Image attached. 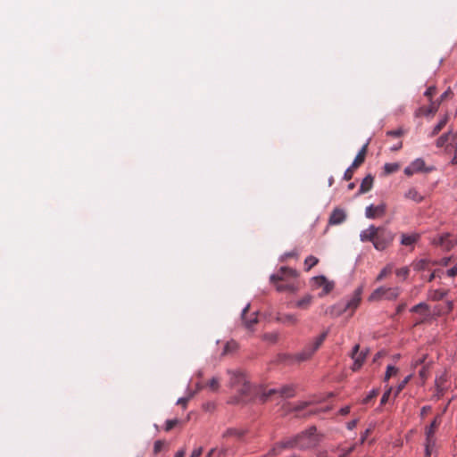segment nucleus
<instances>
[{
	"instance_id": "obj_41",
	"label": "nucleus",
	"mask_w": 457,
	"mask_h": 457,
	"mask_svg": "<svg viewBox=\"0 0 457 457\" xmlns=\"http://www.w3.org/2000/svg\"><path fill=\"white\" fill-rule=\"evenodd\" d=\"M410 270L407 267H403L396 270V275L406 278L409 276Z\"/></svg>"
},
{
	"instance_id": "obj_4",
	"label": "nucleus",
	"mask_w": 457,
	"mask_h": 457,
	"mask_svg": "<svg viewBox=\"0 0 457 457\" xmlns=\"http://www.w3.org/2000/svg\"><path fill=\"white\" fill-rule=\"evenodd\" d=\"M361 292L362 288L358 287L350 300H348L345 303H338L337 305L331 306L327 310V313L330 314L333 317H337L346 312L347 310H351L352 313L355 309L359 306L361 300Z\"/></svg>"
},
{
	"instance_id": "obj_26",
	"label": "nucleus",
	"mask_w": 457,
	"mask_h": 457,
	"mask_svg": "<svg viewBox=\"0 0 457 457\" xmlns=\"http://www.w3.org/2000/svg\"><path fill=\"white\" fill-rule=\"evenodd\" d=\"M312 295H306L302 299L296 302L295 306L300 309H308L312 302Z\"/></svg>"
},
{
	"instance_id": "obj_60",
	"label": "nucleus",
	"mask_w": 457,
	"mask_h": 457,
	"mask_svg": "<svg viewBox=\"0 0 457 457\" xmlns=\"http://www.w3.org/2000/svg\"><path fill=\"white\" fill-rule=\"evenodd\" d=\"M451 240H452L453 248L454 246L457 245V234L456 235L452 234Z\"/></svg>"
},
{
	"instance_id": "obj_57",
	"label": "nucleus",
	"mask_w": 457,
	"mask_h": 457,
	"mask_svg": "<svg viewBox=\"0 0 457 457\" xmlns=\"http://www.w3.org/2000/svg\"><path fill=\"white\" fill-rule=\"evenodd\" d=\"M296 256H297V253L295 251L285 253V258H292V257H296Z\"/></svg>"
},
{
	"instance_id": "obj_55",
	"label": "nucleus",
	"mask_w": 457,
	"mask_h": 457,
	"mask_svg": "<svg viewBox=\"0 0 457 457\" xmlns=\"http://www.w3.org/2000/svg\"><path fill=\"white\" fill-rule=\"evenodd\" d=\"M356 425H357V420H352V421L347 423V428L348 429H353V428H354L356 427Z\"/></svg>"
},
{
	"instance_id": "obj_29",
	"label": "nucleus",
	"mask_w": 457,
	"mask_h": 457,
	"mask_svg": "<svg viewBox=\"0 0 457 457\" xmlns=\"http://www.w3.org/2000/svg\"><path fill=\"white\" fill-rule=\"evenodd\" d=\"M319 263V259L313 255H309L304 260V270L309 271L312 267Z\"/></svg>"
},
{
	"instance_id": "obj_61",
	"label": "nucleus",
	"mask_w": 457,
	"mask_h": 457,
	"mask_svg": "<svg viewBox=\"0 0 457 457\" xmlns=\"http://www.w3.org/2000/svg\"><path fill=\"white\" fill-rule=\"evenodd\" d=\"M451 163L453 165L457 164V149L454 150V155H453V159L451 161Z\"/></svg>"
},
{
	"instance_id": "obj_25",
	"label": "nucleus",
	"mask_w": 457,
	"mask_h": 457,
	"mask_svg": "<svg viewBox=\"0 0 457 457\" xmlns=\"http://www.w3.org/2000/svg\"><path fill=\"white\" fill-rule=\"evenodd\" d=\"M441 423V416L437 415L434 420L431 422V424L426 428L425 434L428 435H435L437 428L439 427Z\"/></svg>"
},
{
	"instance_id": "obj_40",
	"label": "nucleus",
	"mask_w": 457,
	"mask_h": 457,
	"mask_svg": "<svg viewBox=\"0 0 457 457\" xmlns=\"http://www.w3.org/2000/svg\"><path fill=\"white\" fill-rule=\"evenodd\" d=\"M164 445H165L164 441L157 440L154 445V454H157L158 453H160L162 451V449L163 448Z\"/></svg>"
},
{
	"instance_id": "obj_23",
	"label": "nucleus",
	"mask_w": 457,
	"mask_h": 457,
	"mask_svg": "<svg viewBox=\"0 0 457 457\" xmlns=\"http://www.w3.org/2000/svg\"><path fill=\"white\" fill-rule=\"evenodd\" d=\"M420 238V235L412 234V235H402L401 244L403 245H414Z\"/></svg>"
},
{
	"instance_id": "obj_45",
	"label": "nucleus",
	"mask_w": 457,
	"mask_h": 457,
	"mask_svg": "<svg viewBox=\"0 0 457 457\" xmlns=\"http://www.w3.org/2000/svg\"><path fill=\"white\" fill-rule=\"evenodd\" d=\"M419 373H420V377L422 379H426L428 378V367L426 365L423 366Z\"/></svg>"
},
{
	"instance_id": "obj_19",
	"label": "nucleus",
	"mask_w": 457,
	"mask_h": 457,
	"mask_svg": "<svg viewBox=\"0 0 457 457\" xmlns=\"http://www.w3.org/2000/svg\"><path fill=\"white\" fill-rule=\"evenodd\" d=\"M411 312H416L421 314L424 319H427L430 316V309L429 306L425 303H420L419 304L414 305L411 309Z\"/></svg>"
},
{
	"instance_id": "obj_18",
	"label": "nucleus",
	"mask_w": 457,
	"mask_h": 457,
	"mask_svg": "<svg viewBox=\"0 0 457 457\" xmlns=\"http://www.w3.org/2000/svg\"><path fill=\"white\" fill-rule=\"evenodd\" d=\"M452 138V130L441 135L436 141V145L438 148L445 147L446 151H449V142Z\"/></svg>"
},
{
	"instance_id": "obj_59",
	"label": "nucleus",
	"mask_w": 457,
	"mask_h": 457,
	"mask_svg": "<svg viewBox=\"0 0 457 457\" xmlns=\"http://www.w3.org/2000/svg\"><path fill=\"white\" fill-rule=\"evenodd\" d=\"M451 261V258L450 257H447V258H443L440 262V263L444 266H447L449 264Z\"/></svg>"
},
{
	"instance_id": "obj_1",
	"label": "nucleus",
	"mask_w": 457,
	"mask_h": 457,
	"mask_svg": "<svg viewBox=\"0 0 457 457\" xmlns=\"http://www.w3.org/2000/svg\"><path fill=\"white\" fill-rule=\"evenodd\" d=\"M361 242H371L378 251L389 247L395 239V234L386 227L370 226L360 234Z\"/></svg>"
},
{
	"instance_id": "obj_28",
	"label": "nucleus",
	"mask_w": 457,
	"mask_h": 457,
	"mask_svg": "<svg viewBox=\"0 0 457 457\" xmlns=\"http://www.w3.org/2000/svg\"><path fill=\"white\" fill-rule=\"evenodd\" d=\"M278 320L282 323L295 325L297 323V318L294 314H283L278 317Z\"/></svg>"
},
{
	"instance_id": "obj_9",
	"label": "nucleus",
	"mask_w": 457,
	"mask_h": 457,
	"mask_svg": "<svg viewBox=\"0 0 457 457\" xmlns=\"http://www.w3.org/2000/svg\"><path fill=\"white\" fill-rule=\"evenodd\" d=\"M275 395L281 398H291L295 395V388L291 385H287L278 388L269 389L262 395V400L265 402Z\"/></svg>"
},
{
	"instance_id": "obj_14",
	"label": "nucleus",
	"mask_w": 457,
	"mask_h": 457,
	"mask_svg": "<svg viewBox=\"0 0 457 457\" xmlns=\"http://www.w3.org/2000/svg\"><path fill=\"white\" fill-rule=\"evenodd\" d=\"M359 349L360 345H355L351 354V357L353 360V364L352 367L353 371L358 370L362 366L367 357V352L361 351V353H359Z\"/></svg>"
},
{
	"instance_id": "obj_63",
	"label": "nucleus",
	"mask_w": 457,
	"mask_h": 457,
	"mask_svg": "<svg viewBox=\"0 0 457 457\" xmlns=\"http://www.w3.org/2000/svg\"><path fill=\"white\" fill-rule=\"evenodd\" d=\"M436 276H438V275H437V271H434V272H432V273L429 275V277H428V281H429V282H430V281H432V280H433Z\"/></svg>"
},
{
	"instance_id": "obj_13",
	"label": "nucleus",
	"mask_w": 457,
	"mask_h": 457,
	"mask_svg": "<svg viewBox=\"0 0 457 457\" xmlns=\"http://www.w3.org/2000/svg\"><path fill=\"white\" fill-rule=\"evenodd\" d=\"M431 170L432 168H426L425 162L423 159L418 158L404 169V174L407 176H412L414 173L417 172H429Z\"/></svg>"
},
{
	"instance_id": "obj_31",
	"label": "nucleus",
	"mask_w": 457,
	"mask_h": 457,
	"mask_svg": "<svg viewBox=\"0 0 457 457\" xmlns=\"http://www.w3.org/2000/svg\"><path fill=\"white\" fill-rule=\"evenodd\" d=\"M237 343L236 341H229L225 345L222 354H228L237 349Z\"/></svg>"
},
{
	"instance_id": "obj_52",
	"label": "nucleus",
	"mask_w": 457,
	"mask_h": 457,
	"mask_svg": "<svg viewBox=\"0 0 457 457\" xmlns=\"http://www.w3.org/2000/svg\"><path fill=\"white\" fill-rule=\"evenodd\" d=\"M447 275L449 277H454L457 275V267L453 266L450 270H447Z\"/></svg>"
},
{
	"instance_id": "obj_48",
	"label": "nucleus",
	"mask_w": 457,
	"mask_h": 457,
	"mask_svg": "<svg viewBox=\"0 0 457 457\" xmlns=\"http://www.w3.org/2000/svg\"><path fill=\"white\" fill-rule=\"evenodd\" d=\"M431 411V407L428 405H425L421 408L420 416L424 418L429 411Z\"/></svg>"
},
{
	"instance_id": "obj_17",
	"label": "nucleus",
	"mask_w": 457,
	"mask_h": 457,
	"mask_svg": "<svg viewBox=\"0 0 457 457\" xmlns=\"http://www.w3.org/2000/svg\"><path fill=\"white\" fill-rule=\"evenodd\" d=\"M373 180H374V179L371 175H367L362 179L357 195H359L369 192L372 188Z\"/></svg>"
},
{
	"instance_id": "obj_32",
	"label": "nucleus",
	"mask_w": 457,
	"mask_h": 457,
	"mask_svg": "<svg viewBox=\"0 0 457 457\" xmlns=\"http://www.w3.org/2000/svg\"><path fill=\"white\" fill-rule=\"evenodd\" d=\"M400 166L398 163H386L384 166L385 172L386 174H391L399 170Z\"/></svg>"
},
{
	"instance_id": "obj_47",
	"label": "nucleus",
	"mask_w": 457,
	"mask_h": 457,
	"mask_svg": "<svg viewBox=\"0 0 457 457\" xmlns=\"http://www.w3.org/2000/svg\"><path fill=\"white\" fill-rule=\"evenodd\" d=\"M308 404H309V403H307V402H303V403H299V404L295 405V406L293 408V410H294L295 411H300L303 410V409H304Z\"/></svg>"
},
{
	"instance_id": "obj_36",
	"label": "nucleus",
	"mask_w": 457,
	"mask_h": 457,
	"mask_svg": "<svg viewBox=\"0 0 457 457\" xmlns=\"http://www.w3.org/2000/svg\"><path fill=\"white\" fill-rule=\"evenodd\" d=\"M194 396V393H190L187 397H181L177 401L178 405H181L184 409L187 407L188 401Z\"/></svg>"
},
{
	"instance_id": "obj_15",
	"label": "nucleus",
	"mask_w": 457,
	"mask_h": 457,
	"mask_svg": "<svg viewBox=\"0 0 457 457\" xmlns=\"http://www.w3.org/2000/svg\"><path fill=\"white\" fill-rule=\"evenodd\" d=\"M386 206L385 204L378 205L370 204L366 207L365 215L369 219L382 217L386 213Z\"/></svg>"
},
{
	"instance_id": "obj_8",
	"label": "nucleus",
	"mask_w": 457,
	"mask_h": 457,
	"mask_svg": "<svg viewBox=\"0 0 457 457\" xmlns=\"http://www.w3.org/2000/svg\"><path fill=\"white\" fill-rule=\"evenodd\" d=\"M400 295L399 287H380L375 289L369 297V301L376 302L382 299L395 300Z\"/></svg>"
},
{
	"instance_id": "obj_44",
	"label": "nucleus",
	"mask_w": 457,
	"mask_h": 457,
	"mask_svg": "<svg viewBox=\"0 0 457 457\" xmlns=\"http://www.w3.org/2000/svg\"><path fill=\"white\" fill-rule=\"evenodd\" d=\"M452 149H457V137L453 135H452V138L449 142V151H451Z\"/></svg>"
},
{
	"instance_id": "obj_3",
	"label": "nucleus",
	"mask_w": 457,
	"mask_h": 457,
	"mask_svg": "<svg viewBox=\"0 0 457 457\" xmlns=\"http://www.w3.org/2000/svg\"><path fill=\"white\" fill-rule=\"evenodd\" d=\"M315 427H311L306 431L302 432L294 438L288 439L280 443L278 447L280 449L285 448H298L300 450H306L316 446L320 441L317 435Z\"/></svg>"
},
{
	"instance_id": "obj_56",
	"label": "nucleus",
	"mask_w": 457,
	"mask_h": 457,
	"mask_svg": "<svg viewBox=\"0 0 457 457\" xmlns=\"http://www.w3.org/2000/svg\"><path fill=\"white\" fill-rule=\"evenodd\" d=\"M406 307V303H401L396 308V313L400 314Z\"/></svg>"
},
{
	"instance_id": "obj_50",
	"label": "nucleus",
	"mask_w": 457,
	"mask_h": 457,
	"mask_svg": "<svg viewBox=\"0 0 457 457\" xmlns=\"http://www.w3.org/2000/svg\"><path fill=\"white\" fill-rule=\"evenodd\" d=\"M390 392H391V390H388L387 392L384 393V395H382L381 400H380L381 404H385L387 402L389 395H390Z\"/></svg>"
},
{
	"instance_id": "obj_38",
	"label": "nucleus",
	"mask_w": 457,
	"mask_h": 457,
	"mask_svg": "<svg viewBox=\"0 0 457 457\" xmlns=\"http://www.w3.org/2000/svg\"><path fill=\"white\" fill-rule=\"evenodd\" d=\"M397 373V369L392 365H388L385 376V379H389L392 376L395 375Z\"/></svg>"
},
{
	"instance_id": "obj_10",
	"label": "nucleus",
	"mask_w": 457,
	"mask_h": 457,
	"mask_svg": "<svg viewBox=\"0 0 457 457\" xmlns=\"http://www.w3.org/2000/svg\"><path fill=\"white\" fill-rule=\"evenodd\" d=\"M368 144H365L357 154L355 159L353 160L352 165L345 171L344 179L350 180L352 179L354 170L360 167L365 161V157L367 154Z\"/></svg>"
},
{
	"instance_id": "obj_30",
	"label": "nucleus",
	"mask_w": 457,
	"mask_h": 457,
	"mask_svg": "<svg viewBox=\"0 0 457 457\" xmlns=\"http://www.w3.org/2000/svg\"><path fill=\"white\" fill-rule=\"evenodd\" d=\"M429 261L422 259L412 263L413 269L417 271L425 270L428 268Z\"/></svg>"
},
{
	"instance_id": "obj_21",
	"label": "nucleus",
	"mask_w": 457,
	"mask_h": 457,
	"mask_svg": "<svg viewBox=\"0 0 457 457\" xmlns=\"http://www.w3.org/2000/svg\"><path fill=\"white\" fill-rule=\"evenodd\" d=\"M405 198L412 200L416 203H420L423 200V196L414 187L410 188L404 195Z\"/></svg>"
},
{
	"instance_id": "obj_2",
	"label": "nucleus",
	"mask_w": 457,
	"mask_h": 457,
	"mask_svg": "<svg viewBox=\"0 0 457 457\" xmlns=\"http://www.w3.org/2000/svg\"><path fill=\"white\" fill-rule=\"evenodd\" d=\"M298 275L296 270L281 267L277 273L270 276V279L275 285L277 291L294 293L299 289Z\"/></svg>"
},
{
	"instance_id": "obj_49",
	"label": "nucleus",
	"mask_w": 457,
	"mask_h": 457,
	"mask_svg": "<svg viewBox=\"0 0 457 457\" xmlns=\"http://www.w3.org/2000/svg\"><path fill=\"white\" fill-rule=\"evenodd\" d=\"M202 453H203V448L202 447H198V448H196V449H195L193 451V453H191L190 457H200Z\"/></svg>"
},
{
	"instance_id": "obj_27",
	"label": "nucleus",
	"mask_w": 457,
	"mask_h": 457,
	"mask_svg": "<svg viewBox=\"0 0 457 457\" xmlns=\"http://www.w3.org/2000/svg\"><path fill=\"white\" fill-rule=\"evenodd\" d=\"M447 294V291L441 289L430 290L428 292V298L432 301H439L443 299Z\"/></svg>"
},
{
	"instance_id": "obj_33",
	"label": "nucleus",
	"mask_w": 457,
	"mask_h": 457,
	"mask_svg": "<svg viewBox=\"0 0 457 457\" xmlns=\"http://www.w3.org/2000/svg\"><path fill=\"white\" fill-rule=\"evenodd\" d=\"M425 436H426L425 448H429V447L435 448V446H436L435 435L425 434Z\"/></svg>"
},
{
	"instance_id": "obj_37",
	"label": "nucleus",
	"mask_w": 457,
	"mask_h": 457,
	"mask_svg": "<svg viewBox=\"0 0 457 457\" xmlns=\"http://www.w3.org/2000/svg\"><path fill=\"white\" fill-rule=\"evenodd\" d=\"M207 386L210 388V390L216 392L219 389L220 383L216 378H212Z\"/></svg>"
},
{
	"instance_id": "obj_7",
	"label": "nucleus",
	"mask_w": 457,
	"mask_h": 457,
	"mask_svg": "<svg viewBox=\"0 0 457 457\" xmlns=\"http://www.w3.org/2000/svg\"><path fill=\"white\" fill-rule=\"evenodd\" d=\"M328 336V331L323 332L318 337L314 339V341L308 345H306L301 353H298L295 355V359L297 361H304L309 360L314 353L320 348L324 340Z\"/></svg>"
},
{
	"instance_id": "obj_22",
	"label": "nucleus",
	"mask_w": 457,
	"mask_h": 457,
	"mask_svg": "<svg viewBox=\"0 0 457 457\" xmlns=\"http://www.w3.org/2000/svg\"><path fill=\"white\" fill-rule=\"evenodd\" d=\"M448 121V116H445L443 119L439 120V122L432 129L431 132L428 134L429 137H434L436 136L446 125Z\"/></svg>"
},
{
	"instance_id": "obj_5",
	"label": "nucleus",
	"mask_w": 457,
	"mask_h": 457,
	"mask_svg": "<svg viewBox=\"0 0 457 457\" xmlns=\"http://www.w3.org/2000/svg\"><path fill=\"white\" fill-rule=\"evenodd\" d=\"M328 336V331L323 332L318 337L314 339V341L308 345H306L301 353H298L295 355V359L297 361H304L309 360L314 353L320 348L324 340Z\"/></svg>"
},
{
	"instance_id": "obj_20",
	"label": "nucleus",
	"mask_w": 457,
	"mask_h": 457,
	"mask_svg": "<svg viewBox=\"0 0 457 457\" xmlns=\"http://www.w3.org/2000/svg\"><path fill=\"white\" fill-rule=\"evenodd\" d=\"M439 106V103L431 102L430 105L428 107H420L418 111L417 115H428L434 114L436 112Z\"/></svg>"
},
{
	"instance_id": "obj_58",
	"label": "nucleus",
	"mask_w": 457,
	"mask_h": 457,
	"mask_svg": "<svg viewBox=\"0 0 457 457\" xmlns=\"http://www.w3.org/2000/svg\"><path fill=\"white\" fill-rule=\"evenodd\" d=\"M433 447L425 448V457H430L433 452Z\"/></svg>"
},
{
	"instance_id": "obj_11",
	"label": "nucleus",
	"mask_w": 457,
	"mask_h": 457,
	"mask_svg": "<svg viewBox=\"0 0 457 457\" xmlns=\"http://www.w3.org/2000/svg\"><path fill=\"white\" fill-rule=\"evenodd\" d=\"M312 282L313 287H322V292L320 294V297L329 294L334 289L335 287V283L333 281L328 280L323 275L313 277Z\"/></svg>"
},
{
	"instance_id": "obj_35",
	"label": "nucleus",
	"mask_w": 457,
	"mask_h": 457,
	"mask_svg": "<svg viewBox=\"0 0 457 457\" xmlns=\"http://www.w3.org/2000/svg\"><path fill=\"white\" fill-rule=\"evenodd\" d=\"M378 389H373L370 392V394L362 400L364 404L369 403L371 400L376 398L378 395Z\"/></svg>"
},
{
	"instance_id": "obj_46",
	"label": "nucleus",
	"mask_w": 457,
	"mask_h": 457,
	"mask_svg": "<svg viewBox=\"0 0 457 457\" xmlns=\"http://www.w3.org/2000/svg\"><path fill=\"white\" fill-rule=\"evenodd\" d=\"M353 450V446L350 447V448H349V449H347V450H344V449L339 450V452H338V456H339V457H345V456H347V455H348V454H349Z\"/></svg>"
},
{
	"instance_id": "obj_51",
	"label": "nucleus",
	"mask_w": 457,
	"mask_h": 457,
	"mask_svg": "<svg viewBox=\"0 0 457 457\" xmlns=\"http://www.w3.org/2000/svg\"><path fill=\"white\" fill-rule=\"evenodd\" d=\"M409 379H410V377L408 376V377H406V378H405L401 382V384H400V385H399V386H398L397 392H400L401 390H403V387L405 386V385L408 383Z\"/></svg>"
},
{
	"instance_id": "obj_6",
	"label": "nucleus",
	"mask_w": 457,
	"mask_h": 457,
	"mask_svg": "<svg viewBox=\"0 0 457 457\" xmlns=\"http://www.w3.org/2000/svg\"><path fill=\"white\" fill-rule=\"evenodd\" d=\"M328 336V331L323 332L318 337L314 339V341L308 345H306L301 353H298L295 355V359L297 361H304L309 360L314 353L320 348L324 340Z\"/></svg>"
},
{
	"instance_id": "obj_42",
	"label": "nucleus",
	"mask_w": 457,
	"mask_h": 457,
	"mask_svg": "<svg viewBox=\"0 0 457 457\" xmlns=\"http://www.w3.org/2000/svg\"><path fill=\"white\" fill-rule=\"evenodd\" d=\"M436 87L431 86V87H428V88H427V90H426V92H425V94H424V95H425L427 97H428L429 99H431V98H432V96L436 94Z\"/></svg>"
},
{
	"instance_id": "obj_53",
	"label": "nucleus",
	"mask_w": 457,
	"mask_h": 457,
	"mask_svg": "<svg viewBox=\"0 0 457 457\" xmlns=\"http://www.w3.org/2000/svg\"><path fill=\"white\" fill-rule=\"evenodd\" d=\"M225 436H240L235 429H228L226 431V433L224 434Z\"/></svg>"
},
{
	"instance_id": "obj_62",
	"label": "nucleus",
	"mask_w": 457,
	"mask_h": 457,
	"mask_svg": "<svg viewBox=\"0 0 457 457\" xmlns=\"http://www.w3.org/2000/svg\"><path fill=\"white\" fill-rule=\"evenodd\" d=\"M318 457H328V452L326 451H320L317 453Z\"/></svg>"
},
{
	"instance_id": "obj_54",
	"label": "nucleus",
	"mask_w": 457,
	"mask_h": 457,
	"mask_svg": "<svg viewBox=\"0 0 457 457\" xmlns=\"http://www.w3.org/2000/svg\"><path fill=\"white\" fill-rule=\"evenodd\" d=\"M339 412H340L341 415H346V414H348L350 412V407L349 406H345V407L340 409Z\"/></svg>"
},
{
	"instance_id": "obj_43",
	"label": "nucleus",
	"mask_w": 457,
	"mask_h": 457,
	"mask_svg": "<svg viewBox=\"0 0 457 457\" xmlns=\"http://www.w3.org/2000/svg\"><path fill=\"white\" fill-rule=\"evenodd\" d=\"M403 134V130L402 129H398L395 130H390V131L386 132L387 136L397 137H401Z\"/></svg>"
},
{
	"instance_id": "obj_39",
	"label": "nucleus",
	"mask_w": 457,
	"mask_h": 457,
	"mask_svg": "<svg viewBox=\"0 0 457 457\" xmlns=\"http://www.w3.org/2000/svg\"><path fill=\"white\" fill-rule=\"evenodd\" d=\"M179 423V420H178V419L168 420L166 421L165 431H170V430H171V429H172L175 426H177Z\"/></svg>"
},
{
	"instance_id": "obj_24",
	"label": "nucleus",
	"mask_w": 457,
	"mask_h": 457,
	"mask_svg": "<svg viewBox=\"0 0 457 457\" xmlns=\"http://www.w3.org/2000/svg\"><path fill=\"white\" fill-rule=\"evenodd\" d=\"M249 308H250V305H249V304H248V305H246V306L244 308L243 312H242V319H243V320H244V322H245V326H246L248 328H252V326H253V325H254L255 323H257V321H258V320H257V317H256V314H255V313H253V316H254V317H253V319L247 320V318H246V314H247V312H248V311H249Z\"/></svg>"
},
{
	"instance_id": "obj_34",
	"label": "nucleus",
	"mask_w": 457,
	"mask_h": 457,
	"mask_svg": "<svg viewBox=\"0 0 457 457\" xmlns=\"http://www.w3.org/2000/svg\"><path fill=\"white\" fill-rule=\"evenodd\" d=\"M392 271L391 266L387 265L386 266L380 273L377 277V281H381L384 278H386L388 274H390Z\"/></svg>"
},
{
	"instance_id": "obj_16",
	"label": "nucleus",
	"mask_w": 457,
	"mask_h": 457,
	"mask_svg": "<svg viewBox=\"0 0 457 457\" xmlns=\"http://www.w3.org/2000/svg\"><path fill=\"white\" fill-rule=\"evenodd\" d=\"M346 220V212L341 208H335L328 219V225L336 226L342 224Z\"/></svg>"
},
{
	"instance_id": "obj_64",
	"label": "nucleus",
	"mask_w": 457,
	"mask_h": 457,
	"mask_svg": "<svg viewBox=\"0 0 457 457\" xmlns=\"http://www.w3.org/2000/svg\"><path fill=\"white\" fill-rule=\"evenodd\" d=\"M185 456V451L181 450L179 451L174 457H184Z\"/></svg>"
},
{
	"instance_id": "obj_12",
	"label": "nucleus",
	"mask_w": 457,
	"mask_h": 457,
	"mask_svg": "<svg viewBox=\"0 0 457 457\" xmlns=\"http://www.w3.org/2000/svg\"><path fill=\"white\" fill-rule=\"evenodd\" d=\"M451 237L452 234L450 233L438 234L431 239V243L434 245L440 246L445 251H450L453 249Z\"/></svg>"
}]
</instances>
